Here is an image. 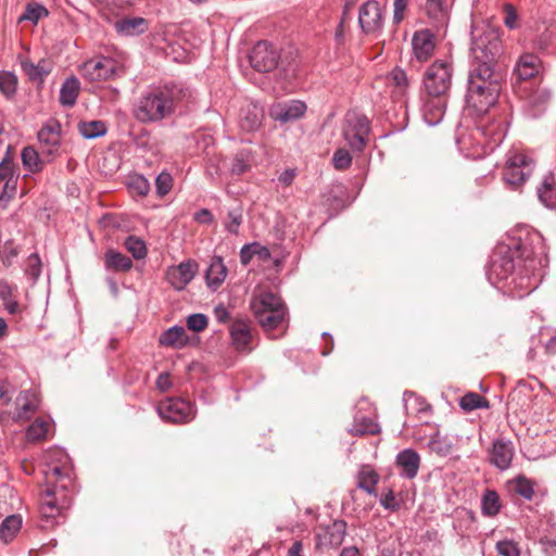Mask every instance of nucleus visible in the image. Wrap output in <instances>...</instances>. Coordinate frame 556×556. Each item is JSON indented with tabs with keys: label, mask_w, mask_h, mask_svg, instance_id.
I'll return each mask as SVG.
<instances>
[{
	"label": "nucleus",
	"mask_w": 556,
	"mask_h": 556,
	"mask_svg": "<svg viewBox=\"0 0 556 556\" xmlns=\"http://www.w3.org/2000/svg\"><path fill=\"white\" fill-rule=\"evenodd\" d=\"M22 163L25 169L30 173H39L43 169L47 163L51 161H47L48 156L46 154L41 155L34 147H25L21 153Z\"/></svg>",
	"instance_id": "26"
},
{
	"label": "nucleus",
	"mask_w": 556,
	"mask_h": 556,
	"mask_svg": "<svg viewBox=\"0 0 556 556\" xmlns=\"http://www.w3.org/2000/svg\"><path fill=\"white\" fill-rule=\"evenodd\" d=\"M18 178L14 170V164L10 156L3 157L0 162V181H9Z\"/></svg>",
	"instance_id": "56"
},
{
	"label": "nucleus",
	"mask_w": 556,
	"mask_h": 556,
	"mask_svg": "<svg viewBox=\"0 0 556 556\" xmlns=\"http://www.w3.org/2000/svg\"><path fill=\"white\" fill-rule=\"evenodd\" d=\"M42 263L37 253L30 254L25 263V273L33 279L34 282L38 280L41 275Z\"/></svg>",
	"instance_id": "46"
},
{
	"label": "nucleus",
	"mask_w": 556,
	"mask_h": 556,
	"mask_svg": "<svg viewBox=\"0 0 556 556\" xmlns=\"http://www.w3.org/2000/svg\"><path fill=\"white\" fill-rule=\"evenodd\" d=\"M48 469L45 471L48 485L41 493L40 513L47 520H52L67 509L72 503L68 490L71 480L70 457L62 448L47 453Z\"/></svg>",
	"instance_id": "2"
},
{
	"label": "nucleus",
	"mask_w": 556,
	"mask_h": 556,
	"mask_svg": "<svg viewBox=\"0 0 556 556\" xmlns=\"http://www.w3.org/2000/svg\"><path fill=\"white\" fill-rule=\"evenodd\" d=\"M18 404V416L24 417L28 413H33L37 409V400L34 394L25 393L23 396L17 399Z\"/></svg>",
	"instance_id": "50"
},
{
	"label": "nucleus",
	"mask_w": 556,
	"mask_h": 556,
	"mask_svg": "<svg viewBox=\"0 0 556 556\" xmlns=\"http://www.w3.org/2000/svg\"><path fill=\"white\" fill-rule=\"evenodd\" d=\"M191 97L182 85H165L143 92L134 104L132 114L141 123H157L175 113L176 106Z\"/></svg>",
	"instance_id": "3"
},
{
	"label": "nucleus",
	"mask_w": 556,
	"mask_h": 556,
	"mask_svg": "<svg viewBox=\"0 0 556 556\" xmlns=\"http://www.w3.org/2000/svg\"><path fill=\"white\" fill-rule=\"evenodd\" d=\"M444 98H432L424 104V118L427 124L434 126L440 123L445 111Z\"/></svg>",
	"instance_id": "27"
},
{
	"label": "nucleus",
	"mask_w": 556,
	"mask_h": 556,
	"mask_svg": "<svg viewBox=\"0 0 556 556\" xmlns=\"http://www.w3.org/2000/svg\"><path fill=\"white\" fill-rule=\"evenodd\" d=\"M50 429V422L43 418H36L27 428L26 437L28 441H40L47 438Z\"/></svg>",
	"instance_id": "40"
},
{
	"label": "nucleus",
	"mask_w": 556,
	"mask_h": 556,
	"mask_svg": "<svg viewBox=\"0 0 556 556\" xmlns=\"http://www.w3.org/2000/svg\"><path fill=\"white\" fill-rule=\"evenodd\" d=\"M242 210L240 207H236L228 212L227 217L224 222L225 229L230 233H237L238 229L242 223Z\"/></svg>",
	"instance_id": "48"
},
{
	"label": "nucleus",
	"mask_w": 556,
	"mask_h": 556,
	"mask_svg": "<svg viewBox=\"0 0 556 556\" xmlns=\"http://www.w3.org/2000/svg\"><path fill=\"white\" fill-rule=\"evenodd\" d=\"M387 79L389 85L393 87L395 97H405L409 87V79L402 68L395 67L392 70L387 76Z\"/></svg>",
	"instance_id": "33"
},
{
	"label": "nucleus",
	"mask_w": 556,
	"mask_h": 556,
	"mask_svg": "<svg viewBox=\"0 0 556 556\" xmlns=\"http://www.w3.org/2000/svg\"><path fill=\"white\" fill-rule=\"evenodd\" d=\"M41 153L52 161L61 144V125L55 119L48 121L37 134Z\"/></svg>",
	"instance_id": "14"
},
{
	"label": "nucleus",
	"mask_w": 556,
	"mask_h": 556,
	"mask_svg": "<svg viewBox=\"0 0 556 556\" xmlns=\"http://www.w3.org/2000/svg\"><path fill=\"white\" fill-rule=\"evenodd\" d=\"M380 504L383 508L391 511H395L400 508V503L395 500V495L392 490H389L387 493L381 495Z\"/></svg>",
	"instance_id": "59"
},
{
	"label": "nucleus",
	"mask_w": 556,
	"mask_h": 556,
	"mask_svg": "<svg viewBox=\"0 0 556 556\" xmlns=\"http://www.w3.org/2000/svg\"><path fill=\"white\" fill-rule=\"evenodd\" d=\"M17 79L13 73H0V91L7 97H10L16 91Z\"/></svg>",
	"instance_id": "49"
},
{
	"label": "nucleus",
	"mask_w": 556,
	"mask_h": 556,
	"mask_svg": "<svg viewBox=\"0 0 556 556\" xmlns=\"http://www.w3.org/2000/svg\"><path fill=\"white\" fill-rule=\"evenodd\" d=\"M406 7L407 0H394L393 20L395 23H400L403 20Z\"/></svg>",
	"instance_id": "62"
},
{
	"label": "nucleus",
	"mask_w": 556,
	"mask_h": 556,
	"mask_svg": "<svg viewBox=\"0 0 556 556\" xmlns=\"http://www.w3.org/2000/svg\"><path fill=\"white\" fill-rule=\"evenodd\" d=\"M278 59L277 49L267 41H258L249 55L251 66L261 73H268L275 70Z\"/></svg>",
	"instance_id": "12"
},
{
	"label": "nucleus",
	"mask_w": 556,
	"mask_h": 556,
	"mask_svg": "<svg viewBox=\"0 0 556 556\" xmlns=\"http://www.w3.org/2000/svg\"><path fill=\"white\" fill-rule=\"evenodd\" d=\"M358 24L366 35H376L381 31L383 16L378 1L368 0L362 4L358 12Z\"/></svg>",
	"instance_id": "13"
},
{
	"label": "nucleus",
	"mask_w": 556,
	"mask_h": 556,
	"mask_svg": "<svg viewBox=\"0 0 556 556\" xmlns=\"http://www.w3.org/2000/svg\"><path fill=\"white\" fill-rule=\"evenodd\" d=\"M21 66L30 80L41 81L51 72V66L46 60H40L37 64L30 60H23Z\"/></svg>",
	"instance_id": "32"
},
{
	"label": "nucleus",
	"mask_w": 556,
	"mask_h": 556,
	"mask_svg": "<svg viewBox=\"0 0 556 556\" xmlns=\"http://www.w3.org/2000/svg\"><path fill=\"white\" fill-rule=\"evenodd\" d=\"M516 22H517V13H516L515 9L513 8V5L507 4L505 7L504 23L508 28L513 29L516 26Z\"/></svg>",
	"instance_id": "61"
},
{
	"label": "nucleus",
	"mask_w": 556,
	"mask_h": 556,
	"mask_svg": "<svg viewBox=\"0 0 556 556\" xmlns=\"http://www.w3.org/2000/svg\"><path fill=\"white\" fill-rule=\"evenodd\" d=\"M21 526L22 519L20 516L11 515L7 517L0 525V539L5 543L12 541Z\"/></svg>",
	"instance_id": "37"
},
{
	"label": "nucleus",
	"mask_w": 556,
	"mask_h": 556,
	"mask_svg": "<svg viewBox=\"0 0 556 556\" xmlns=\"http://www.w3.org/2000/svg\"><path fill=\"white\" fill-rule=\"evenodd\" d=\"M114 29L123 37L138 36L147 31L148 21L140 16L123 17L114 23Z\"/></svg>",
	"instance_id": "21"
},
{
	"label": "nucleus",
	"mask_w": 556,
	"mask_h": 556,
	"mask_svg": "<svg viewBox=\"0 0 556 556\" xmlns=\"http://www.w3.org/2000/svg\"><path fill=\"white\" fill-rule=\"evenodd\" d=\"M459 405L464 410L471 412L477 408H488L489 402L480 394L469 392L460 399Z\"/></svg>",
	"instance_id": "42"
},
{
	"label": "nucleus",
	"mask_w": 556,
	"mask_h": 556,
	"mask_svg": "<svg viewBox=\"0 0 556 556\" xmlns=\"http://www.w3.org/2000/svg\"><path fill=\"white\" fill-rule=\"evenodd\" d=\"M349 431L353 435L376 434L380 432V427L371 417L356 414Z\"/></svg>",
	"instance_id": "30"
},
{
	"label": "nucleus",
	"mask_w": 556,
	"mask_h": 556,
	"mask_svg": "<svg viewBox=\"0 0 556 556\" xmlns=\"http://www.w3.org/2000/svg\"><path fill=\"white\" fill-rule=\"evenodd\" d=\"M425 10L428 16L435 21H443L447 13L446 0H427Z\"/></svg>",
	"instance_id": "43"
},
{
	"label": "nucleus",
	"mask_w": 556,
	"mask_h": 556,
	"mask_svg": "<svg viewBox=\"0 0 556 556\" xmlns=\"http://www.w3.org/2000/svg\"><path fill=\"white\" fill-rule=\"evenodd\" d=\"M404 406L405 409L408 412L412 404H415L417 406L418 412H425L428 408V405L418 396H416L412 392H405L404 393Z\"/></svg>",
	"instance_id": "58"
},
{
	"label": "nucleus",
	"mask_w": 556,
	"mask_h": 556,
	"mask_svg": "<svg viewBox=\"0 0 556 556\" xmlns=\"http://www.w3.org/2000/svg\"><path fill=\"white\" fill-rule=\"evenodd\" d=\"M207 324H208V319H207L206 315L201 314V313L191 314L187 318L188 329H190L194 332L203 331L207 327Z\"/></svg>",
	"instance_id": "55"
},
{
	"label": "nucleus",
	"mask_w": 556,
	"mask_h": 556,
	"mask_svg": "<svg viewBox=\"0 0 556 556\" xmlns=\"http://www.w3.org/2000/svg\"><path fill=\"white\" fill-rule=\"evenodd\" d=\"M127 188L134 195L146 197L150 191V182L143 175L135 174L128 177Z\"/></svg>",
	"instance_id": "41"
},
{
	"label": "nucleus",
	"mask_w": 556,
	"mask_h": 556,
	"mask_svg": "<svg viewBox=\"0 0 556 556\" xmlns=\"http://www.w3.org/2000/svg\"><path fill=\"white\" fill-rule=\"evenodd\" d=\"M412 46L415 58L419 62H426L433 54L435 47L434 36L428 29L418 30L413 36Z\"/></svg>",
	"instance_id": "18"
},
{
	"label": "nucleus",
	"mask_w": 556,
	"mask_h": 556,
	"mask_svg": "<svg viewBox=\"0 0 556 556\" xmlns=\"http://www.w3.org/2000/svg\"><path fill=\"white\" fill-rule=\"evenodd\" d=\"M250 307L257 323L266 332L283 327L287 307L274 292L267 290L255 292L251 299Z\"/></svg>",
	"instance_id": "5"
},
{
	"label": "nucleus",
	"mask_w": 556,
	"mask_h": 556,
	"mask_svg": "<svg viewBox=\"0 0 556 556\" xmlns=\"http://www.w3.org/2000/svg\"><path fill=\"white\" fill-rule=\"evenodd\" d=\"M263 117V109L256 104L250 103L241 109L240 127L245 131H254L261 126Z\"/></svg>",
	"instance_id": "24"
},
{
	"label": "nucleus",
	"mask_w": 556,
	"mask_h": 556,
	"mask_svg": "<svg viewBox=\"0 0 556 556\" xmlns=\"http://www.w3.org/2000/svg\"><path fill=\"white\" fill-rule=\"evenodd\" d=\"M215 318L218 323L224 324L229 320V311L223 304H219L214 309Z\"/></svg>",
	"instance_id": "64"
},
{
	"label": "nucleus",
	"mask_w": 556,
	"mask_h": 556,
	"mask_svg": "<svg viewBox=\"0 0 556 556\" xmlns=\"http://www.w3.org/2000/svg\"><path fill=\"white\" fill-rule=\"evenodd\" d=\"M500 51L501 41L494 31L489 30L475 37L471 43V54L476 63L473 67L494 68Z\"/></svg>",
	"instance_id": "9"
},
{
	"label": "nucleus",
	"mask_w": 556,
	"mask_h": 556,
	"mask_svg": "<svg viewBox=\"0 0 556 556\" xmlns=\"http://www.w3.org/2000/svg\"><path fill=\"white\" fill-rule=\"evenodd\" d=\"M186 332L184 327L173 326L162 332L159 342L163 346H177L181 348L186 344Z\"/></svg>",
	"instance_id": "35"
},
{
	"label": "nucleus",
	"mask_w": 556,
	"mask_h": 556,
	"mask_svg": "<svg viewBox=\"0 0 556 556\" xmlns=\"http://www.w3.org/2000/svg\"><path fill=\"white\" fill-rule=\"evenodd\" d=\"M395 465L401 477L414 479L420 467V456L415 450L405 448L396 455Z\"/></svg>",
	"instance_id": "19"
},
{
	"label": "nucleus",
	"mask_w": 556,
	"mask_h": 556,
	"mask_svg": "<svg viewBox=\"0 0 556 556\" xmlns=\"http://www.w3.org/2000/svg\"><path fill=\"white\" fill-rule=\"evenodd\" d=\"M227 267L219 256L211 258L210 265L205 271L207 286L211 290H216L226 279Z\"/></svg>",
	"instance_id": "25"
},
{
	"label": "nucleus",
	"mask_w": 556,
	"mask_h": 556,
	"mask_svg": "<svg viewBox=\"0 0 556 556\" xmlns=\"http://www.w3.org/2000/svg\"><path fill=\"white\" fill-rule=\"evenodd\" d=\"M17 178L4 182L3 190L0 194V202L10 201L16 193Z\"/></svg>",
	"instance_id": "60"
},
{
	"label": "nucleus",
	"mask_w": 556,
	"mask_h": 556,
	"mask_svg": "<svg viewBox=\"0 0 556 556\" xmlns=\"http://www.w3.org/2000/svg\"><path fill=\"white\" fill-rule=\"evenodd\" d=\"M531 247L497 245L486 268V278L490 283L511 296L522 298L534 291L543 277V268L548 264L544 245H540L538 256L527 255L523 260V266L527 271L532 273V277L525 278L515 274V256L529 253Z\"/></svg>",
	"instance_id": "1"
},
{
	"label": "nucleus",
	"mask_w": 556,
	"mask_h": 556,
	"mask_svg": "<svg viewBox=\"0 0 556 556\" xmlns=\"http://www.w3.org/2000/svg\"><path fill=\"white\" fill-rule=\"evenodd\" d=\"M453 66L447 61H435L427 70L424 87L431 98H444L452 85Z\"/></svg>",
	"instance_id": "7"
},
{
	"label": "nucleus",
	"mask_w": 556,
	"mask_h": 556,
	"mask_svg": "<svg viewBox=\"0 0 556 556\" xmlns=\"http://www.w3.org/2000/svg\"><path fill=\"white\" fill-rule=\"evenodd\" d=\"M79 134L86 139H94L106 134V126L102 121L81 122L78 125Z\"/></svg>",
	"instance_id": "38"
},
{
	"label": "nucleus",
	"mask_w": 556,
	"mask_h": 556,
	"mask_svg": "<svg viewBox=\"0 0 556 556\" xmlns=\"http://www.w3.org/2000/svg\"><path fill=\"white\" fill-rule=\"evenodd\" d=\"M540 202L547 208H556V184L553 176H546L536 190Z\"/></svg>",
	"instance_id": "29"
},
{
	"label": "nucleus",
	"mask_w": 556,
	"mask_h": 556,
	"mask_svg": "<svg viewBox=\"0 0 556 556\" xmlns=\"http://www.w3.org/2000/svg\"><path fill=\"white\" fill-rule=\"evenodd\" d=\"M230 337L236 350L244 352L250 351L252 340L251 327L244 320H235L230 326Z\"/></svg>",
	"instance_id": "22"
},
{
	"label": "nucleus",
	"mask_w": 556,
	"mask_h": 556,
	"mask_svg": "<svg viewBox=\"0 0 556 556\" xmlns=\"http://www.w3.org/2000/svg\"><path fill=\"white\" fill-rule=\"evenodd\" d=\"M156 409L163 420L174 424L188 422L195 416L194 405L184 399H167L162 401Z\"/></svg>",
	"instance_id": "11"
},
{
	"label": "nucleus",
	"mask_w": 556,
	"mask_h": 556,
	"mask_svg": "<svg viewBox=\"0 0 556 556\" xmlns=\"http://www.w3.org/2000/svg\"><path fill=\"white\" fill-rule=\"evenodd\" d=\"M429 447L440 456H447L453 451V443L450 439L437 434L429 441Z\"/></svg>",
	"instance_id": "44"
},
{
	"label": "nucleus",
	"mask_w": 556,
	"mask_h": 556,
	"mask_svg": "<svg viewBox=\"0 0 556 556\" xmlns=\"http://www.w3.org/2000/svg\"><path fill=\"white\" fill-rule=\"evenodd\" d=\"M253 162L252 151L250 149H241L232 157L230 172L237 176L243 175L251 169Z\"/></svg>",
	"instance_id": "31"
},
{
	"label": "nucleus",
	"mask_w": 556,
	"mask_h": 556,
	"mask_svg": "<svg viewBox=\"0 0 556 556\" xmlns=\"http://www.w3.org/2000/svg\"><path fill=\"white\" fill-rule=\"evenodd\" d=\"M378 483V476L374 471L362 472L357 486L368 494L375 493V485Z\"/></svg>",
	"instance_id": "53"
},
{
	"label": "nucleus",
	"mask_w": 556,
	"mask_h": 556,
	"mask_svg": "<svg viewBox=\"0 0 556 556\" xmlns=\"http://www.w3.org/2000/svg\"><path fill=\"white\" fill-rule=\"evenodd\" d=\"M306 110V105L302 101H291L288 103H279L271 109V116L281 123H288L300 118Z\"/></svg>",
	"instance_id": "20"
},
{
	"label": "nucleus",
	"mask_w": 556,
	"mask_h": 556,
	"mask_svg": "<svg viewBox=\"0 0 556 556\" xmlns=\"http://www.w3.org/2000/svg\"><path fill=\"white\" fill-rule=\"evenodd\" d=\"M515 491L525 500H532L534 495L533 483L531 480L520 476L515 480Z\"/></svg>",
	"instance_id": "52"
},
{
	"label": "nucleus",
	"mask_w": 556,
	"mask_h": 556,
	"mask_svg": "<svg viewBox=\"0 0 556 556\" xmlns=\"http://www.w3.org/2000/svg\"><path fill=\"white\" fill-rule=\"evenodd\" d=\"M80 90V83L75 76L64 80L60 90V103L63 106H73L76 103Z\"/></svg>",
	"instance_id": "28"
},
{
	"label": "nucleus",
	"mask_w": 556,
	"mask_h": 556,
	"mask_svg": "<svg viewBox=\"0 0 556 556\" xmlns=\"http://www.w3.org/2000/svg\"><path fill=\"white\" fill-rule=\"evenodd\" d=\"M125 70L123 64L109 56H97L80 66L84 78L91 83L113 80L121 77Z\"/></svg>",
	"instance_id": "8"
},
{
	"label": "nucleus",
	"mask_w": 556,
	"mask_h": 556,
	"mask_svg": "<svg viewBox=\"0 0 556 556\" xmlns=\"http://www.w3.org/2000/svg\"><path fill=\"white\" fill-rule=\"evenodd\" d=\"M495 549L500 556H520L521 554L518 543L509 539L498 541Z\"/></svg>",
	"instance_id": "47"
},
{
	"label": "nucleus",
	"mask_w": 556,
	"mask_h": 556,
	"mask_svg": "<svg viewBox=\"0 0 556 556\" xmlns=\"http://www.w3.org/2000/svg\"><path fill=\"white\" fill-rule=\"evenodd\" d=\"M502 74L491 67H472L468 76L467 105L478 114L493 106L501 91Z\"/></svg>",
	"instance_id": "4"
},
{
	"label": "nucleus",
	"mask_w": 556,
	"mask_h": 556,
	"mask_svg": "<svg viewBox=\"0 0 556 556\" xmlns=\"http://www.w3.org/2000/svg\"><path fill=\"white\" fill-rule=\"evenodd\" d=\"M352 157L348 150L338 149L332 157V164L336 169L344 170L351 166Z\"/></svg>",
	"instance_id": "54"
},
{
	"label": "nucleus",
	"mask_w": 556,
	"mask_h": 556,
	"mask_svg": "<svg viewBox=\"0 0 556 556\" xmlns=\"http://www.w3.org/2000/svg\"><path fill=\"white\" fill-rule=\"evenodd\" d=\"M104 262L106 269H113L117 271L129 270L132 266V262L128 256L114 250H109L106 252Z\"/></svg>",
	"instance_id": "36"
},
{
	"label": "nucleus",
	"mask_w": 556,
	"mask_h": 556,
	"mask_svg": "<svg viewBox=\"0 0 556 556\" xmlns=\"http://www.w3.org/2000/svg\"><path fill=\"white\" fill-rule=\"evenodd\" d=\"M197 264L192 261L181 262L166 270L167 282L177 291L184 290L194 278Z\"/></svg>",
	"instance_id": "16"
},
{
	"label": "nucleus",
	"mask_w": 556,
	"mask_h": 556,
	"mask_svg": "<svg viewBox=\"0 0 556 556\" xmlns=\"http://www.w3.org/2000/svg\"><path fill=\"white\" fill-rule=\"evenodd\" d=\"M370 132V122L366 115L350 111L346 113L342 126V136L346 144L356 152L364 150Z\"/></svg>",
	"instance_id": "6"
},
{
	"label": "nucleus",
	"mask_w": 556,
	"mask_h": 556,
	"mask_svg": "<svg viewBox=\"0 0 556 556\" xmlns=\"http://www.w3.org/2000/svg\"><path fill=\"white\" fill-rule=\"evenodd\" d=\"M173 188V177L168 172H162L155 179V190L159 197H165Z\"/></svg>",
	"instance_id": "51"
},
{
	"label": "nucleus",
	"mask_w": 556,
	"mask_h": 556,
	"mask_svg": "<svg viewBox=\"0 0 556 556\" xmlns=\"http://www.w3.org/2000/svg\"><path fill=\"white\" fill-rule=\"evenodd\" d=\"M549 98L551 92L547 89L541 88L538 89L534 93H532L528 101L532 106L539 108L547 103Z\"/></svg>",
	"instance_id": "57"
},
{
	"label": "nucleus",
	"mask_w": 556,
	"mask_h": 556,
	"mask_svg": "<svg viewBox=\"0 0 556 556\" xmlns=\"http://www.w3.org/2000/svg\"><path fill=\"white\" fill-rule=\"evenodd\" d=\"M295 176H296L295 169L288 168L279 175L278 181L281 185H283L285 187H288L293 182Z\"/></svg>",
	"instance_id": "63"
},
{
	"label": "nucleus",
	"mask_w": 556,
	"mask_h": 556,
	"mask_svg": "<svg viewBox=\"0 0 556 556\" xmlns=\"http://www.w3.org/2000/svg\"><path fill=\"white\" fill-rule=\"evenodd\" d=\"M541 67L540 59L533 53H525L520 55L515 74L519 80H528L539 74Z\"/></svg>",
	"instance_id": "23"
},
{
	"label": "nucleus",
	"mask_w": 556,
	"mask_h": 556,
	"mask_svg": "<svg viewBox=\"0 0 556 556\" xmlns=\"http://www.w3.org/2000/svg\"><path fill=\"white\" fill-rule=\"evenodd\" d=\"M515 454L514 444L509 440L497 439L493 442L490 462L500 470L509 468Z\"/></svg>",
	"instance_id": "17"
},
{
	"label": "nucleus",
	"mask_w": 556,
	"mask_h": 556,
	"mask_svg": "<svg viewBox=\"0 0 556 556\" xmlns=\"http://www.w3.org/2000/svg\"><path fill=\"white\" fill-rule=\"evenodd\" d=\"M482 514L488 517H494L500 513V496L495 491L486 490L481 501Z\"/></svg>",
	"instance_id": "39"
},
{
	"label": "nucleus",
	"mask_w": 556,
	"mask_h": 556,
	"mask_svg": "<svg viewBox=\"0 0 556 556\" xmlns=\"http://www.w3.org/2000/svg\"><path fill=\"white\" fill-rule=\"evenodd\" d=\"M533 170V161L523 153L514 152L507 160V166L503 173L504 181L518 189L530 177Z\"/></svg>",
	"instance_id": "10"
},
{
	"label": "nucleus",
	"mask_w": 556,
	"mask_h": 556,
	"mask_svg": "<svg viewBox=\"0 0 556 556\" xmlns=\"http://www.w3.org/2000/svg\"><path fill=\"white\" fill-rule=\"evenodd\" d=\"M346 534L344 520H334L330 525L319 526L316 530V545L319 548L339 547Z\"/></svg>",
	"instance_id": "15"
},
{
	"label": "nucleus",
	"mask_w": 556,
	"mask_h": 556,
	"mask_svg": "<svg viewBox=\"0 0 556 556\" xmlns=\"http://www.w3.org/2000/svg\"><path fill=\"white\" fill-rule=\"evenodd\" d=\"M510 240L515 243H540L543 241L542 235L530 226L521 225L509 233Z\"/></svg>",
	"instance_id": "34"
},
{
	"label": "nucleus",
	"mask_w": 556,
	"mask_h": 556,
	"mask_svg": "<svg viewBox=\"0 0 556 556\" xmlns=\"http://www.w3.org/2000/svg\"><path fill=\"white\" fill-rule=\"evenodd\" d=\"M49 11L39 3L27 4L24 14L20 17V21H30L37 24L39 20L48 16Z\"/></svg>",
	"instance_id": "45"
}]
</instances>
